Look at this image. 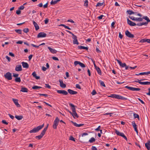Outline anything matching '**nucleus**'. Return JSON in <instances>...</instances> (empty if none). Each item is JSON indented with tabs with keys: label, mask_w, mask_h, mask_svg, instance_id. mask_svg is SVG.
<instances>
[{
	"label": "nucleus",
	"mask_w": 150,
	"mask_h": 150,
	"mask_svg": "<svg viewBox=\"0 0 150 150\" xmlns=\"http://www.w3.org/2000/svg\"><path fill=\"white\" fill-rule=\"evenodd\" d=\"M44 126L43 124L42 125L38 126L37 127L34 128L33 129L30 130L29 131L30 133H36L38 132Z\"/></svg>",
	"instance_id": "1"
},
{
	"label": "nucleus",
	"mask_w": 150,
	"mask_h": 150,
	"mask_svg": "<svg viewBox=\"0 0 150 150\" xmlns=\"http://www.w3.org/2000/svg\"><path fill=\"white\" fill-rule=\"evenodd\" d=\"M48 125L49 124H48L46 127H45L43 130L42 131L40 135L36 136L35 137V138L36 139H40L45 134L46 131L47 129Z\"/></svg>",
	"instance_id": "2"
},
{
	"label": "nucleus",
	"mask_w": 150,
	"mask_h": 150,
	"mask_svg": "<svg viewBox=\"0 0 150 150\" xmlns=\"http://www.w3.org/2000/svg\"><path fill=\"white\" fill-rule=\"evenodd\" d=\"M59 121V120L58 118L57 117H56L55 120L54 121L53 125L52 126L54 129H57V127L58 125Z\"/></svg>",
	"instance_id": "3"
},
{
	"label": "nucleus",
	"mask_w": 150,
	"mask_h": 150,
	"mask_svg": "<svg viewBox=\"0 0 150 150\" xmlns=\"http://www.w3.org/2000/svg\"><path fill=\"white\" fill-rule=\"evenodd\" d=\"M5 78L8 80H11L12 79L11 74V73L8 72L4 75Z\"/></svg>",
	"instance_id": "4"
},
{
	"label": "nucleus",
	"mask_w": 150,
	"mask_h": 150,
	"mask_svg": "<svg viewBox=\"0 0 150 150\" xmlns=\"http://www.w3.org/2000/svg\"><path fill=\"white\" fill-rule=\"evenodd\" d=\"M125 34L127 37L130 38H133L134 37V35L131 34L128 30L125 31Z\"/></svg>",
	"instance_id": "5"
},
{
	"label": "nucleus",
	"mask_w": 150,
	"mask_h": 150,
	"mask_svg": "<svg viewBox=\"0 0 150 150\" xmlns=\"http://www.w3.org/2000/svg\"><path fill=\"white\" fill-rule=\"evenodd\" d=\"M57 91L58 93L62 94L64 95H67L68 94L66 91L64 90H58Z\"/></svg>",
	"instance_id": "6"
},
{
	"label": "nucleus",
	"mask_w": 150,
	"mask_h": 150,
	"mask_svg": "<svg viewBox=\"0 0 150 150\" xmlns=\"http://www.w3.org/2000/svg\"><path fill=\"white\" fill-rule=\"evenodd\" d=\"M46 34L44 32H40L37 35L38 38L45 37L46 36Z\"/></svg>",
	"instance_id": "7"
},
{
	"label": "nucleus",
	"mask_w": 150,
	"mask_h": 150,
	"mask_svg": "<svg viewBox=\"0 0 150 150\" xmlns=\"http://www.w3.org/2000/svg\"><path fill=\"white\" fill-rule=\"evenodd\" d=\"M72 38L74 40L73 41V42L74 44H79V43L78 41L77 37L75 35L74 36L72 37Z\"/></svg>",
	"instance_id": "8"
},
{
	"label": "nucleus",
	"mask_w": 150,
	"mask_h": 150,
	"mask_svg": "<svg viewBox=\"0 0 150 150\" xmlns=\"http://www.w3.org/2000/svg\"><path fill=\"white\" fill-rule=\"evenodd\" d=\"M127 21L128 24L131 26H133L136 25V24L135 23L129 20L128 18H127Z\"/></svg>",
	"instance_id": "9"
},
{
	"label": "nucleus",
	"mask_w": 150,
	"mask_h": 150,
	"mask_svg": "<svg viewBox=\"0 0 150 150\" xmlns=\"http://www.w3.org/2000/svg\"><path fill=\"white\" fill-rule=\"evenodd\" d=\"M116 98L118 99L126 100L127 98H126L124 97L118 95H116Z\"/></svg>",
	"instance_id": "10"
},
{
	"label": "nucleus",
	"mask_w": 150,
	"mask_h": 150,
	"mask_svg": "<svg viewBox=\"0 0 150 150\" xmlns=\"http://www.w3.org/2000/svg\"><path fill=\"white\" fill-rule=\"evenodd\" d=\"M132 125L133 126V128L134 129V130L136 132L137 134H138V131L137 127V125L134 121H132Z\"/></svg>",
	"instance_id": "11"
},
{
	"label": "nucleus",
	"mask_w": 150,
	"mask_h": 150,
	"mask_svg": "<svg viewBox=\"0 0 150 150\" xmlns=\"http://www.w3.org/2000/svg\"><path fill=\"white\" fill-rule=\"evenodd\" d=\"M59 82L60 83V85L61 87L62 88H65L66 87V85L63 83L62 80L59 79Z\"/></svg>",
	"instance_id": "12"
},
{
	"label": "nucleus",
	"mask_w": 150,
	"mask_h": 150,
	"mask_svg": "<svg viewBox=\"0 0 150 150\" xmlns=\"http://www.w3.org/2000/svg\"><path fill=\"white\" fill-rule=\"evenodd\" d=\"M15 70L16 71H21L22 70L21 66L19 64L17 65L15 68Z\"/></svg>",
	"instance_id": "13"
},
{
	"label": "nucleus",
	"mask_w": 150,
	"mask_h": 150,
	"mask_svg": "<svg viewBox=\"0 0 150 150\" xmlns=\"http://www.w3.org/2000/svg\"><path fill=\"white\" fill-rule=\"evenodd\" d=\"M150 74V71L146 72H141L139 73L138 74H136L135 75L136 76L142 75H148Z\"/></svg>",
	"instance_id": "14"
},
{
	"label": "nucleus",
	"mask_w": 150,
	"mask_h": 150,
	"mask_svg": "<svg viewBox=\"0 0 150 150\" xmlns=\"http://www.w3.org/2000/svg\"><path fill=\"white\" fill-rule=\"evenodd\" d=\"M115 133L117 135L120 136L122 137L125 135V134H124V133H123L120 132L118 130L116 129L115 130Z\"/></svg>",
	"instance_id": "15"
},
{
	"label": "nucleus",
	"mask_w": 150,
	"mask_h": 150,
	"mask_svg": "<svg viewBox=\"0 0 150 150\" xmlns=\"http://www.w3.org/2000/svg\"><path fill=\"white\" fill-rule=\"evenodd\" d=\"M21 64L23 67L24 68H28L29 67V65L27 62H21Z\"/></svg>",
	"instance_id": "16"
},
{
	"label": "nucleus",
	"mask_w": 150,
	"mask_h": 150,
	"mask_svg": "<svg viewBox=\"0 0 150 150\" xmlns=\"http://www.w3.org/2000/svg\"><path fill=\"white\" fill-rule=\"evenodd\" d=\"M68 92L69 94L72 95L76 94L77 93L76 91H74L71 89H68Z\"/></svg>",
	"instance_id": "17"
},
{
	"label": "nucleus",
	"mask_w": 150,
	"mask_h": 150,
	"mask_svg": "<svg viewBox=\"0 0 150 150\" xmlns=\"http://www.w3.org/2000/svg\"><path fill=\"white\" fill-rule=\"evenodd\" d=\"M13 100L15 103V105L17 107H20V105L19 104L18 102V100L17 99L13 98Z\"/></svg>",
	"instance_id": "18"
},
{
	"label": "nucleus",
	"mask_w": 150,
	"mask_h": 150,
	"mask_svg": "<svg viewBox=\"0 0 150 150\" xmlns=\"http://www.w3.org/2000/svg\"><path fill=\"white\" fill-rule=\"evenodd\" d=\"M117 61L120 65L122 67H124L126 66V64L125 63H122L120 61L117 59Z\"/></svg>",
	"instance_id": "19"
},
{
	"label": "nucleus",
	"mask_w": 150,
	"mask_h": 150,
	"mask_svg": "<svg viewBox=\"0 0 150 150\" xmlns=\"http://www.w3.org/2000/svg\"><path fill=\"white\" fill-rule=\"evenodd\" d=\"M69 105L71 107V110L72 112H74L76 111L75 107L76 106L74 105L73 104L70 103L69 104Z\"/></svg>",
	"instance_id": "20"
},
{
	"label": "nucleus",
	"mask_w": 150,
	"mask_h": 150,
	"mask_svg": "<svg viewBox=\"0 0 150 150\" xmlns=\"http://www.w3.org/2000/svg\"><path fill=\"white\" fill-rule=\"evenodd\" d=\"M33 24L34 27L35 28V29L36 30H37L39 29V27L38 25L37 24V23L35 22V21H33Z\"/></svg>",
	"instance_id": "21"
},
{
	"label": "nucleus",
	"mask_w": 150,
	"mask_h": 150,
	"mask_svg": "<svg viewBox=\"0 0 150 150\" xmlns=\"http://www.w3.org/2000/svg\"><path fill=\"white\" fill-rule=\"evenodd\" d=\"M71 122L76 127H79L81 126L84 125V124H77L76 122H73L72 121H71Z\"/></svg>",
	"instance_id": "22"
},
{
	"label": "nucleus",
	"mask_w": 150,
	"mask_h": 150,
	"mask_svg": "<svg viewBox=\"0 0 150 150\" xmlns=\"http://www.w3.org/2000/svg\"><path fill=\"white\" fill-rule=\"evenodd\" d=\"M28 90L27 88L23 87H22L21 88L20 91L23 92H28Z\"/></svg>",
	"instance_id": "23"
},
{
	"label": "nucleus",
	"mask_w": 150,
	"mask_h": 150,
	"mask_svg": "<svg viewBox=\"0 0 150 150\" xmlns=\"http://www.w3.org/2000/svg\"><path fill=\"white\" fill-rule=\"evenodd\" d=\"M48 48L52 53L55 54L57 52V51L56 50H55V49H52L50 48V47H48Z\"/></svg>",
	"instance_id": "24"
},
{
	"label": "nucleus",
	"mask_w": 150,
	"mask_h": 150,
	"mask_svg": "<svg viewBox=\"0 0 150 150\" xmlns=\"http://www.w3.org/2000/svg\"><path fill=\"white\" fill-rule=\"evenodd\" d=\"M78 48L79 49L86 50H87L88 49V48L87 47L83 46L81 45L78 46Z\"/></svg>",
	"instance_id": "25"
},
{
	"label": "nucleus",
	"mask_w": 150,
	"mask_h": 150,
	"mask_svg": "<svg viewBox=\"0 0 150 150\" xmlns=\"http://www.w3.org/2000/svg\"><path fill=\"white\" fill-rule=\"evenodd\" d=\"M32 75L35 78L37 79H40V77L39 76H37V74L36 72L35 71L33 72L32 74Z\"/></svg>",
	"instance_id": "26"
},
{
	"label": "nucleus",
	"mask_w": 150,
	"mask_h": 150,
	"mask_svg": "<svg viewBox=\"0 0 150 150\" xmlns=\"http://www.w3.org/2000/svg\"><path fill=\"white\" fill-rule=\"evenodd\" d=\"M72 115L73 116L74 118H78L79 117V116L76 113V112H72Z\"/></svg>",
	"instance_id": "27"
},
{
	"label": "nucleus",
	"mask_w": 150,
	"mask_h": 150,
	"mask_svg": "<svg viewBox=\"0 0 150 150\" xmlns=\"http://www.w3.org/2000/svg\"><path fill=\"white\" fill-rule=\"evenodd\" d=\"M143 18L145 19V20L147 21L146 22H144V23H147V25L148 24V22H150V20L149 18L146 16L144 17Z\"/></svg>",
	"instance_id": "28"
},
{
	"label": "nucleus",
	"mask_w": 150,
	"mask_h": 150,
	"mask_svg": "<svg viewBox=\"0 0 150 150\" xmlns=\"http://www.w3.org/2000/svg\"><path fill=\"white\" fill-rule=\"evenodd\" d=\"M15 118L18 120H21L23 118V117L22 115H16Z\"/></svg>",
	"instance_id": "29"
},
{
	"label": "nucleus",
	"mask_w": 150,
	"mask_h": 150,
	"mask_svg": "<svg viewBox=\"0 0 150 150\" xmlns=\"http://www.w3.org/2000/svg\"><path fill=\"white\" fill-rule=\"evenodd\" d=\"M96 69L97 72H98V73L99 75H101V71L100 68L99 67H97V69Z\"/></svg>",
	"instance_id": "30"
},
{
	"label": "nucleus",
	"mask_w": 150,
	"mask_h": 150,
	"mask_svg": "<svg viewBox=\"0 0 150 150\" xmlns=\"http://www.w3.org/2000/svg\"><path fill=\"white\" fill-rule=\"evenodd\" d=\"M127 12L128 13V14L129 15H131L132 14H136L137 13L136 12H133L132 11L130 10H127Z\"/></svg>",
	"instance_id": "31"
},
{
	"label": "nucleus",
	"mask_w": 150,
	"mask_h": 150,
	"mask_svg": "<svg viewBox=\"0 0 150 150\" xmlns=\"http://www.w3.org/2000/svg\"><path fill=\"white\" fill-rule=\"evenodd\" d=\"M138 26H142L143 25H147V23H144V22H142V23H137V24H136Z\"/></svg>",
	"instance_id": "32"
},
{
	"label": "nucleus",
	"mask_w": 150,
	"mask_h": 150,
	"mask_svg": "<svg viewBox=\"0 0 150 150\" xmlns=\"http://www.w3.org/2000/svg\"><path fill=\"white\" fill-rule=\"evenodd\" d=\"M42 87L40 86H33L32 88L33 89H37L38 88H42Z\"/></svg>",
	"instance_id": "33"
},
{
	"label": "nucleus",
	"mask_w": 150,
	"mask_h": 150,
	"mask_svg": "<svg viewBox=\"0 0 150 150\" xmlns=\"http://www.w3.org/2000/svg\"><path fill=\"white\" fill-rule=\"evenodd\" d=\"M99 82L101 86H103L104 87H105V85L103 81H102L101 80H99Z\"/></svg>",
	"instance_id": "34"
},
{
	"label": "nucleus",
	"mask_w": 150,
	"mask_h": 150,
	"mask_svg": "<svg viewBox=\"0 0 150 150\" xmlns=\"http://www.w3.org/2000/svg\"><path fill=\"white\" fill-rule=\"evenodd\" d=\"M95 141V139L94 137H92L89 140V142L90 143H91L94 142V141Z\"/></svg>",
	"instance_id": "35"
},
{
	"label": "nucleus",
	"mask_w": 150,
	"mask_h": 150,
	"mask_svg": "<svg viewBox=\"0 0 150 150\" xmlns=\"http://www.w3.org/2000/svg\"><path fill=\"white\" fill-rule=\"evenodd\" d=\"M104 4V2H103V3H98L96 5V7H98V6H100L102 5H103Z\"/></svg>",
	"instance_id": "36"
},
{
	"label": "nucleus",
	"mask_w": 150,
	"mask_h": 150,
	"mask_svg": "<svg viewBox=\"0 0 150 150\" xmlns=\"http://www.w3.org/2000/svg\"><path fill=\"white\" fill-rule=\"evenodd\" d=\"M143 20V18H136L135 21H142Z\"/></svg>",
	"instance_id": "37"
},
{
	"label": "nucleus",
	"mask_w": 150,
	"mask_h": 150,
	"mask_svg": "<svg viewBox=\"0 0 150 150\" xmlns=\"http://www.w3.org/2000/svg\"><path fill=\"white\" fill-rule=\"evenodd\" d=\"M141 89L139 88H134V87H132V91H138L140 90Z\"/></svg>",
	"instance_id": "38"
},
{
	"label": "nucleus",
	"mask_w": 150,
	"mask_h": 150,
	"mask_svg": "<svg viewBox=\"0 0 150 150\" xmlns=\"http://www.w3.org/2000/svg\"><path fill=\"white\" fill-rule=\"evenodd\" d=\"M15 80L16 82H20L21 81V80L20 77L16 78Z\"/></svg>",
	"instance_id": "39"
},
{
	"label": "nucleus",
	"mask_w": 150,
	"mask_h": 150,
	"mask_svg": "<svg viewBox=\"0 0 150 150\" xmlns=\"http://www.w3.org/2000/svg\"><path fill=\"white\" fill-rule=\"evenodd\" d=\"M16 32L20 34H21L22 30L21 29H16L15 30Z\"/></svg>",
	"instance_id": "40"
},
{
	"label": "nucleus",
	"mask_w": 150,
	"mask_h": 150,
	"mask_svg": "<svg viewBox=\"0 0 150 150\" xmlns=\"http://www.w3.org/2000/svg\"><path fill=\"white\" fill-rule=\"evenodd\" d=\"M147 39L146 38H144L142 39L139 41V42H147Z\"/></svg>",
	"instance_id": "41"
},
{
	"label": "nucleus",
	"mask_w": 150,
	"mask_h": 150,
	"mask_svg": "<svg viewBox=\"0 0 150 150\" xmlns=\"http://www.w3.org/2000/svg\"><path fill=\"white\" fill-rule=\"evenodd\" d=\"M57 2L56 1V0L53 1V0H52L50 2V4L51 5L55 4H56L57 3Z\"/></svg>",
	"instance_id": "42"
},
{
	"label": "nucleus",
	"mask_w": 150,
	"mask_h": 150,
	"mask_svg": "<svg viewBox=\"0 0 150 150\" xmlns=\"http://www.w3.org/2000/svg\"><path fill=\"white\" fill-rule=\"evenodd\" d=\"M134 118H137L138 119H139V117L138 115L136 114V113H134Z\"/></svg>",
	"instance_id": "43"
},
{
	"label": "nucleus",
	"mask_w": 150,
	"mask_h": 150,
	"mask_svg": "<svg viewBox=\"0 0 150 150\" xmlns=\"http://www.w3.org/2000/svg\"><path fill=\"white\" fill-rule=\"evenodd\" d=\"M88 0H86L85 1H84V6L86 7H87L88 6Z\"/></svg>",
	"instance_id": "44"
},
{
	"label": "nucleus",
	"mask_w": 150,
	"mask_h": 150,
	"mask_svg": "<svg viewBox=\"0 0 150 150\" xmlns=\"http://www.w3.org/2000/svg\"><path fill=\"white\" fill-rule=\"evenodd\" d=\"M116 94H112L110 95V96H109V97H111L113 98H116Z\"/></svg>",
	"instance_id": "45"
},
{
	"label": "nucleus",
	"mask_w": 150,
	"mask_h": 150,
	"mask_svg": "<svg viewBox=\"0 0 150 150\" xmlns=\"http://www.w3.org/2000/svg\"><path fill=\"white\" fill-rule=\"evenodd\" d=\"M23 31L25 33H27L29 31V29L28 28H25L23 30Z\"/></svg>",
	"instance_id": "46"
},
{
	"label": "nucleus",
	"mask_w": 150,
	"mask_h": 150,
	"mask_svg": "<svg viewBox=\"0 0 150 150\" xmlns=\"http://www.w3.org/2000/svg\"><path fill=\"white\" fill-rule=\"evenodd\" d=\"M145 146L148 150H150V145L145 144Z\"/></svg>",
	"instance_id": "47"
},
{
	"label": "nucleus",
	"mask_w": 150,
	"mask_h": 150,
	"mask_svg": "<svg viewBox=\"0 0 150 150\" xmlns=\"http://www.w3.org/2000/svg\"><path fill=\"white\" fill-rule=\"evenodd\" d=\"M125 88L128 89L129 90H131V91H132V87H130V86H125Z\"/></svg>",
	"instance_id": "48"
},
{
	"label": "nucleus",
	"mask_w": 150,
	"mask_h": 150,
	"mask_svg": "<svg viewBox=\"0 0 150 150\" xmlns=\"http://www.w3.org/2000/svg\"><path fill=\"white\" fill-rule=\"evenodd\" d=\"M79 65L82 67L84 68L85 67V65L83 63L80 62Z\"/></svg>",
	"instance_id": "49"
},
{
	"label": "nucleus",
	"mask_w": 150,
	"mask_h": 150,
	"mask_svg": "<svg viewBox=\"0 0 150 150\" xmlns=\"http://www.w3.org/2000/svg\"><path fill=\"white\" fill-rule=\"evenodd\" d=\"M80 62L78 61H75L74 62V64L75 66L77 65V64H79Z\"/></svg>",
	"instance_id": "50"
},
{
	"label": "nucleus",
	"mask_w": 150,
	"mask_h": 150,
	"mask_svg": "<svg viewBox=\"0 0 150 150\" xmlns=\"http://www.w3.org/2000/svg\"><path fill=\"white\" fill-rule=\"evenodd\" d=\"M69 139L70 140L74 141V142H75V141L74 138L72 136H71L70 137Z\"/></svg>",
	"instance_id": "51"
},
{
	"label": "nucleus",
	"mask_w": 150,
	"mask_h": 150,
	"mask_svg": "<svg viewBox=\"0 0 150 150\" xmlns=\"http://www.w3.org/2000/svg\"><path fill=\"white\" fill-rule=\"evenodd\" d=\"M45 87L48 88L50 89L51 88V86L48 84H45Z\"/></svg>",
	"instance_id": "52"
},
{
	"label": "nucleus",
	"mask_w": 150,
	"mask_h": 150,
	"mask_svg": "<svg viewBox=\"0 0 150 150\" xmlns=\"http://www.w3.org/2000/svg\"><path fill=\"white\" fill-rule=\"evenodd\" d=\"M130 18L132 20L135 21L136 18H135L133 16H129Z\"/></svg>",
	"instance_id": "53"
},
{
	"label": "nucleus",
	"mask_w": 150,
	"mask_h": 150,
	"mask_svg": "<svg viewBox=\"0 0 150 150\" xmlns=\"http://www.w3.org/2000/svg\"><path fill=\"white\" fill-rule=\"evenodd\" d=\"M16 13L18 14V15H19L21 14V11H20V10L19 9H18V10H17L16 11Z\"/></svg>",
	"instance_id": "54"
},
{
	"label": "nucleus",
	"mask_w": 150,
	"mask_h": 150,
	"mask_svg": "<svg viewBox=\"0 0 150 150\" xmlns=\"http://www.w3.org/2000/svg\"><path fill=\"white\" fill-rule=\"evenodd\" d=\"M76 88L79 89H81V88L80 87V85L79 84H76Z\"/></svg>",
	"instance_id": "55"
},
{
	"label": "nucleus",
	"mask_w": 150,
	"mask_h": 150,
	"mask_svg": "<svg viewBox=\"0 0 150 150\" xmlns=\"http://www.w3.org/2000/svg\"><path fill=\"white\" fill-rule=\"evenodd\" d=\"M96 93V92L95 90H93L91 93V94H92L93 95H95Z\"/></svg>",
	"instance_id": "56"
},
{
	"label": "nucleus",
	"mask_w": 150,
	"mask_h": 150,
	"mask_svg": "<svg viewBox=\"0 0 150 150\" xmlns=\"http://www.w3.org/2000/svg\"><path fill=\"white\" fill-rule=\"evenodd\" d=\"M52 58L54 60H56V61H59L58 59L56 57H52Z\"/></svg>",
	"instance_id": "57"
},
{
	"label": "nucleus",
	"mask_w": 150,
	"mask_h": 150,
	"mask_svg": "<svg viewBox=\"0 0 150 150\" xmlns=\"http://www.w3.org/2000/svg\"><path fill=\"white\" fill-rule=\"evenodd\" d=\"M39 94L41 96H44L45 97H47L48 96V95L46 94H40L39 93Z\"/></svg>",
	"instance_id": "58"
},
{
	"label": "nucleus",
	"mask_w": 150,
	"mask_h": 150,
	"mask_svg": "<svg viewBox=\"0 0 150 150\" xmlns=\"http://www.w3.org/2000/svg\"><path fill=\"white\" fill-rule=\"evenodd\" d=\"M24 7L23 5H22L20 7L18 8L20 10H23L24 9Z\"/></svg>",
	"instance_id": "59"
},
{
	"label": "nucleus",
	"mask_w": 150,
	"mask_h": 150,
	"mask_svg": "<svg viewBox=\"0 0 150 150\" xmlns=\"http://www.w3.org/2000/svg\"><path fill=\"white\" fill-rule=\"evenodd\" d=\"M23 42L21 40H19L16 42L17 44H21L23 43Z\"/></svg>",
	"instance_id": "60"
},
{
	"label": "nucleus",
	"mask_w": 150,
	"mask_h": 150,
	"mask_svg": "<svg viewBox=\"0 0 150 150\" xmlns=\"http://www.w3.org/2000/svg\"><path fill=\"white\" fill-rule=\"evenodd\" d=\"M6 58L8 60V62H10L11 61V59L10 57L8 56H6Z\"/></svg>",
	"instance_id": "61"
},
{
	"label": "nucleus",
	"mask_w": 150,
	"mask_h": 150,
	"mask_svg": "<svg viewBox=\"0 0 150 150\" xmlns=\"http://www.w3.org/2000/svg\"><path fill=\"white\" fill-rule=\"evenodd\" d=\"M2 122L3 123V124H4L6 125H8V123L5 120H2Z\"/></svg>",
	"instance_id": "62"
},
{
	"label": "nucleus",
	"mask_w": 150,
	"mask_h": 150,
	"mask_svg": "<svg viewBox=\"0 0 150 150\" xmlns=\"http://www.w3.org/2000/svg\"><path fill=\"white\" fill-rule=\"evenodd\" d=\"M9 54L10 56H11L12 57H14L15 56L14 54L11 52H10L9 53Z\"/></svg>",
	"instance_id": "63"
},
{
	"label": "nucleus",
	"mask_w": 150,
	"mask_h": 150,
	"mask_svg": "<svg viewBox=\"0 0 150 150\" xmlns=\"http://www.w3.org/2000/svg\"><path fill=\"white\" fill-rule=\"evenodd\" d=\"M92 150H97L95 146H93L91 148Z\"/></svg>",
	"instance_id": "64"
}]
</instances>
